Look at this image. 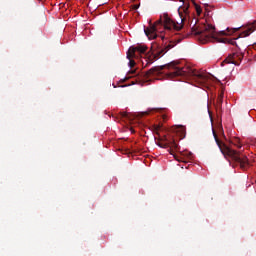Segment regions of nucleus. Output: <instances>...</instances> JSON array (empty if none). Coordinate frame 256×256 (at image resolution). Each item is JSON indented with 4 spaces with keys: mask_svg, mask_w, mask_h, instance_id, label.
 <instances>
[{
    "mask_svg": "<svg viewBox=\"0 0 256 256\" xmlns=\"http://www.w3.org/2000/svg\"><path fill=\"white\" fill-rule=\"evenodd\" d=\"M232 144H233L234 146H236L237 148H241V143H240L239 138H234V139L232 140Z\"/></svg>",
    "mask_w": 256,
    "mask_h": 256,
    "instance_id": "nucleus-11",
    "label": "nucleus"
},
{
    "mask_svg": "<svg viewBox=\"0 0 256 256\" xmlns=\"http://www.w3.org/2000/svg\"><path fill=\"white\" fill-rule=\"evenodd\" d=\"M254 31H256V21L248 24L244 27V30H242L240 37H248L251 35Z\"/></svg>",
    "mask_w": 256,
    "mask_h": 256,
    "instance_id": "nucleus-8",
    "label": "nucleus"
},
{
    "mask_svg": "<svg viewBox=\"0 0 256 256\" xmlns=\"http://www.w3.org/2000/svg\"><path fill=\"white\" fill-rule=\"evenodd\" d=\"M161 40H164V36L163 35L161 36Z\"/></svg>",
    "mask_w": 256,
    "mask_h": 256,
    "instance_id": "nucleus-20",
    "label": "nucleus"
},
{
    "mask_svg": "<svg viewBox=\"0 0 256 256\" xmlns=\"http://www.w3.org/2000/svg\"><path fill=\"white\" fill-rule=\"evenodd\" d=\"M120 117H122L123 119L131 120L130 114L127 112H120Z\"/></svg>",
    "mask_w": 256,
    "mask_h": 256,
    "instance_id": "nucleus-13",
    "label": "nucleus"
},
{
    "mask_svg": "<svg viewBox=\"0 0 256 256\" xmlns=\"http://www.w3.org/2000/svg\"><path fill=\"white\" fill-rule=\"evenodd\" d=\"M165 69L168 70L167 75L168 78L171 79L175 77H188L200 83H207L209 79L207 74L197 72L195 69L190 67H184L179 61H172L163 66H155L149 69L148 72L144 74V80L147 82L151 77H157L160 74H163V70Z\"/></svg>",
    "mask_w": 256,
    "mask_h": 256,
    "instance_id": "nucleus-2",
    "label": "nucleus"
},
{
    "mask_svg": "<svg viewBox=\"0 0 256 256\" xmlns=\"http://www.w3.org/2000/svg\"><path fill=\"white\" fill-rule=\"evenodd\" d=\"M243 59H244V54L241 53L239 50H237L233 54H229V56L226 57V59L221 62V66L224 67L229 64L239 66L240 63L243 61Z\"/></svg>",
    "mask_w": 256,
    "mask_h": 256,
    "instance_id": "nucleus-6",
    "label": "nucleus"
},
{
    "mask_svg": "<svg viewBox=\"0 0 256 256\" xmlns=\"http://www.w3.org/2000/svg\"><path fill=\"white\" fill-rule=\"evenodd\" d=\"M176 45L175 42H169V44L165 45L164 47H160L158 44H153L151 48L152 56H149L147 53L148 47L144 44H138L136 46L130 47L127 52V59L130 60V67H135V61L133 58L138 59L139 56L146 59V65L152 64L155 60H158L161 56L166 54L170 49L174 48ZM148 57V58H147Z\"/></svg>",
    "mask_w": 256,
    "mask_h": 256,
    "instance_id": "nucleus-3",
    "label": "nucleus"
},
{
    "mask_svg": "<svg viewBox=\"0 0 256 256\" xmlns=\"http://www.w3.org/2000/svg\"><path fill=\"white\" fill-rule=\"evenodd\" d=\"M133 9H134V10L139 9V5H134Z\"/></svg>",
    "mask_w": 256,
    "mask_h": 256,
    "instance_id": "nucleus-19",
    "label": "nucleus"
},
{
    "mask_svg": "<svg viewBox=\"0 0 256 256\" xmlns=\"http://www.w3.org/2000/svg\"><path fill=\"white\" fill-rule=\"evenodd\" d=\"M223 99H224V92L221 91L219 94H218V98H217V102H216V108L218 110H221V108L223 107Z\"/></svg>",
    "mask_w": 256,
    "mask_h": 256,
    "instance_id": "nucleus-9",
    "label": "nucleus"
},
{
    "mask_svg": "<svg viewBox=\"0 0 256 256\" xmlns=\"http://www.w3.org/2000/svg\"><path fill=\"white\" fill-rule=\"evenodd\" d=\"M239 30L240 28H227L226 32H216L215 26L211 24H196V22H194L193 27L190 28L192 34L198 37V40L203 44L208 42L225 43L227 39L221 37L232 35Z\"/></svg>",
    "mask_w": 256,
    "mask_h": 256,
    "instance_id": "nucleus-4",
    "label": "nucleus"
},
{
    "mask_svg": "<svg viewBox=\"0 0 256 256\" xmlns=\"http://www.w3.org/2000/svg\"><path fill=\"white\" fill-rule=\"evenodd\" d=\"M182 157H185L186 159L192 161L193 160V154L192 152H184V154H182Z\"/></svg>",
    "mask_w": 256,
    "mask_h": 256,
    "instance_id": "nucleus-10",
    "label": "nucleus"
},
{
    "mask_svg": "<svg viewBox=\"0 0 256 256\" xmlns=\"http://www.w3.org/2000/svg\"><path fill=\"white\" fill-rule=\"evenodd\" d=\"M229 43H230V44H232L233 46H235V45H236V41H235V39L230 40V41H229Z\"/></svg>",
    "mask_w": 256,
    "mask_h": 256,
    "instance_id": "nucleus-17",
    "label": "nucleus"
},
{
    "mask_svg": "<svg viewBox=\"0 0 256 256\" xmlns=\"http://www.w3.org/2000/svg\"><path fill=\"white\" fill-rule=\"evenodd\" d=\"M177 161L181 162V163H188L191 160H188L186 157L184 156H180L176 158Z\"/></svg>",
    "mask_w": 256,
    "mask_h": 256,
    "instance_id": "nucleus-12",
    "label": "nucleus"
},
{
    "mask_svg": "<svg viewBox=\"0 0 256 256\" xmlns=\"http://www.w3.org/2000/svg\"><path fill=\"white\" fill-rule=\"evenodd\" d=\"M229 43H230V44H232L233 46H235V45H236V41H235V39L230 40V41H229Z\"/></svg>",
    "mask_w": 256,
    "mask_h": 256,
    "instance_id": "nucleus-18",
    "label": "nucleus"
},
{
    "mask_svg": "<svg viewBox=\"0 0 256 256\" xmlns=\"http://www.w3.org/2000/svg\"><path fill=\"white\" fill-rule=\"evenodd\" d=\"M154 128H155L156 134L159 135L158 132H159V130H160V126H159V125H156Z\"/></svg>",
    "mask_w": 256,
    "mask_h": 256,
    "instance_id": "nucleus-15",
    "label": "nucleus"
},
{
    "mask_svg": "<svg viewBox=\"0 0 256 256\" xmlns=\"http://www.w3.org/2000/svg\"><path fill=\"white\" fill-rule=\"evenodd\" d=\"M160 148H170L171 150H178V143L175 140H168L166 136L160 137L156 142Z\"/></svg>",
    "mask_w": 256,
    "mask_h": 256,
    "instance_id": "nucleus-7",
    "label": "nucleus"
},
{
    "mask_svg": "<svg viewBox=\"0 0 256 256\" xmlns=\"http://www.w3.org/2000/svg\"><path fill=\"white\" fill-rule=\"evenodd\" d=\"M172 1L182 2V5L177 10L181 22H175L168 16L167 13H164L163 16H160V19L155 22V24H149V27L144 29V33L149 40H155L158 37V33H162V30H160V28H163L166 34L170 33L171 31L182 30L185 21H187V16L189 15V4L186 2V0Z\"/></svg>",
    "mask_w": 256,
    "mask_h": 256,
    "instance_id": "nucleus-1",
    "label": "nucleus"
},
{
    "mask_svg": "<svg viewBox=\"0 0 256 256\" xmlns=\"http://www.w3.org/2000/svg\"><path fill=\"white\" fill-rule=\"evenodd\" d=\"M218 132L221 134V136L225 137L224 130H223L222 126L218 127Z\"/></svg>",
    "mask_w": 256,
    "mask_h": 256,
    "instance_id": "nucleus-14",
    "label": "nucleus"
},
{
    "mask_svg": "<svg viewBox=\"0 0 256 256\" xmlns=\"http://www.w3.org/2000/svg\"><path fill=\"white\" fill-rule=\"evenodd\" d=\"M213 136H214V141H216L218 148H220V151L225 158L227 157L232 158L234 162L240 164V167L242 170L248 169L249 161H248V158L243 153L232 149L223 141H221L219 139V136H217L215 130H213Z\"/></svg>",
    "mask_w": 256,
    "mask_h": 256,
    "instance_id": "nucleus-5",
    "label": "nucleus"
},
{
    "mask_svg": "<svg viewBox=\"0 0 256 256\" xmlns=\"http://www.w3.org/2000/svg\"><path fill=\"white\" fill-rule=\"evenodd\" d=\"M196 12H197L198 15L201 14V8L199 6H196Z\"/></svg>",
    "mask_w": 256,
    "mask_h": 256,
    "instance_id": "nucleus-16",
    "label": "nucleus"
}]
</instances>
